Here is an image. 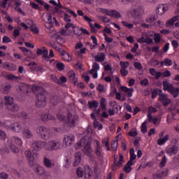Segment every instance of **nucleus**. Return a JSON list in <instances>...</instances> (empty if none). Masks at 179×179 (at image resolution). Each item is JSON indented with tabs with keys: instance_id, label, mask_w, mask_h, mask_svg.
<instances>
[{
	"instance_id": "obj_17",
	"label": "nucleus",
	"mask_w": 179,
	"mask_h": 179,
	"mask_svg": "<svg viewBox=\"0 0 179 179\" xmlns=\"http://www.w3.org/2000/svg\"><path fill=\"white\" fill-rule=\"evenodd\" d=\"M62 149V144L59 141H52V150H61Z\"/></svg>"
},
{
	"instance_id": "obj_46",
	"label": "nucleus",
	"mask_w": 179,
	"mask_h": 179,
	"mask_svg": "<svg viewBox=\"0 0 179 179\" xmlns=\"http://www.w3.org/2000/svg\"><path fill=\"white\" fill-rule=\"evenodd\" d=\"M77 176L79 178L83 177V169L82 167H78L76 171Z\"/></svg>"
},
{
	"instance_id": "obj_62",
	"label": "nucleus",
	"mask_w": 179,
	"mask_h": 179,
	"mask_svg": "<svg viewBox=\"0 0 179 179\" xmlns=\"http://www.w3.org/2000/svg\"><path fill=\"white\" fill-rule=\"evenodd\" d=\"M103 36L105 37V41H106V43H113V38H110L108 37V36H107V34L104 33Z\"/></svg>"
},
{
	"instance_id": "obj_5",
	"label": "nucleus",
	"mask_w": 179,
	"mask_h": 179,
	"mask_svg": "<svg viewBox=\"0 0 179 179\" xmlns=\"http://www.w3.org/2000/svg\"><path fill=\"white\" fill-rule=\"evenodd\" d=\"M30 85L22 83L17 87V90L19 93H22V94H27V93H29V92H30Z\"/></svg>"
},
{
	"instance_id": "obj_33",
	"label": "nucleus",
	"mask_w": 179,
	"mask_h": 179,
	"mask_svg": "<svg viewBox=\"0 0 179 179\" xmlns=\"http://www.w3.org/2000/svg\"><path fill=\"white\" fill-rule=\"evenodd\" d=\"M34 171H35L36 174H37L38 176H43V174H44V173H45L44 168H43L41 166L35 167Z\"/></svg>"
},
{
	"instance_id": "obj_64",
	"label": "nucleus",
	"mask_w": 179,
	"mask_h": 179,
	"mask_svg": "<svg viewBox=\"0 0 179 179\" xmlns=\"http://www.w3.org/2000/svg\"><path fill=\"white\" fill-rule=\"evenodd\" d=\"M153 178L154 179H162V178H164V175L161 174L159 172L157 175L154 176Z\"/></svg>"
},
{
	"instance_id": "obj_25",
	"label": "nucleus",
	"mask_w": 179,
	"mask_h": 179,
	"mask_svg": "<svg viewBox=\"0 0 179 179\" xmlns=\"http://www.w3.org/2000/svg\"><path fill=\"white\" fill-rule=\"evenodd\" d=\"M131 166H134V162H129L128 161L127 164L123 168V171L127 173H131V171H132V167H131Z\"/></svg>"
},
{
	"instance_id": "obj_32",
	"label": "nucleus",
	"mask_w": 179,
	"mask_h": 179,
	"mask_svg": "<svg viewBox=\"0 0 179 179\" xmlns=\"http://www.w3.org/2000/svg\"><path fill=\"white\" fill-rule=\"evenodd\" d=\"M136 159V155H135V150L134 148L130 149V158L128 161L130 163H134V160Z\"/></svg>"
},
{
	"instance_id": "obj_14",
	"label": "nucleus",
	"mask_w": 179,
	"mask_h": 179,
	"mask_svg": "<svg viewBox=\"0 0 179 179\" xmlns=\"http://www.w3.org/2000/svg\"><path fill=\"white\" fill-rule=\"evenodd\" d=\"M119 157H120V159H119L118 163L114 164L111 166L113 171H115V169H117V167H122V164L124 163V155H122L121 153H120Z\"/></svg>"
},
{
	"instance_id": "obj_54",
	"label": "nucleus",
	"mask_w": 179,
	"mask_h": 179,
	"mask_svg": "<svg viewBox=\"0 0 179 179\" xmlns=\"http://www.w3.org/2000/svg\"><path fill=\"white\" fill-rule=\"evenodd\" d=\"M48 16V20H43L44 22H45L46 23H49V24H52V15H51V14H49L47 15Z\"/></svg>"
},
{
	"instance_id": "obj_20",
	"label": "nucleus",
	"mask_w": 179,
	"mask_h": 179,
	"mask_svg": "<svg viewBox=\"0 0 179 179\" xmlns=\"http://www.w3.org/2000/svg\"><path fill=\"white\" fill-rule=\"evenodd\" d=\"M7 108L11 113H17L20 108L17 105V103H13L11 105H8Z\"/></svg>"
},
{
	"instance_id": "obj_26",
	"label": "nucleus",
	"mask_w": 179,
	"mask_h": 179,
	"mask_svg": "<svg viewBox=\"0 0 179 179\" xmlns=\"http://www.w3.org/2000/svg\"><path fill=\"white\" fill-rule=\"evenodd\" d=\"M167 10V7L164 4H161L158 6L157 13L159 15H164V13Z\"/></svg>"
},
{
	"instance_id": "obj_60",
	"label": "nucleus",
	"mask_w": 179,
	"mask_h": 179,
	"mask_svg": "<svg viewBox=\"0 0 179 179\" xmlns=\"http://www.w3.org/2000/svg\"><path fill=\"white\" fill-rule=\"evenodd\" d=\"M140 84L141 85V86H148L149 85V80H148V78H145L144 80H142L140 82Z\"/></svg>"
},
{
	"instance_id": "obj_23",
	"label": "nucleus",
	"mask_w": 179,
	"mask_h": 179,
	"mask_svg": "<svg viewBox=\"0 0 179 179\" xmlns=\"http://www.w3.org/2000/svg\"><path fill=\"white\" fill-rule=\"evenodd\" d=\"M179 20V15H176L173 17L169 21L166 23V27H170V26H174V23Z\"/></svg>"
},
{
	"instance_id": "obj_51",
	"label": "nucleus",
	"mask_w": 179,
	"mask_h": 179,
	"mask_svg": "<svg viewBox=\"0 0 179 179\" xmlns=\"http://www.w3.org/2000/svg\"><path fill=\"white\" fill-rule=\"evenodd\" d=\"M164 65H166V66H171V65H173V61L169 58H166L164 59Z\"/></svg>"
},
{
	"instance_id": "obj_8",
	"label": "nucleus",
	"mask_w": 179,
	"mask_h": 179,
	"mask_svg": "<svg viewBox=\"0 0 179 179\" xmlns=\"http://www.w3.org/2000/svg\"><path fill=\"white\" fill-rule=\"evenodd\" d=\"M75 141V136L73 134H66L64 137V143L66 145V146H71L72 145V142Z\"/></svg>"
},
{
	"instance_id": "obj_47",
	"label": "nucleus",
	"mask_w": 179,
	"mask_h": 179,
	"mask_svg": "<svg viewBox=\"0 0 179 179\" xmlns=\"http://www.w3.org/2000/svg\"><path fill=\"white\" fill-rule=\"evenodd\" d=\"M141 132L143 134H146L148 132V127H146V122H144L141 124Z\"/></svg>"
},
{
	"instance_id": "obj_24",
	"label": "nucleus",
	"mask_w": 179,
	"mask_h": 179,
	"mask_svg": "<svg viewBox=\"0 0 179 179\" xmlns=\"http://www.w3.org/2000/svg\"><path fill=\"white\" fill-rule=\"evenodd\" d=\"M50 103L53 106H57L61 103V96H54L50 99Z\"/></svg>"
},
{
	"instance_id": "obj_40",
	"label": "nucleus",
	"mask_w": 179,
	"mask_h": 179,
	"mask_svg": "<svg viewBox=\"0 0 179 179\" xmlns=\"http://www.w3.org/2000/svg\"><path fill=\"white\" fill-rule=\"evenodd\" d=\"M111 148L114 152L117 151V149H118V140H114L112 141Z\"/></svg>"
},
{
	"instance_id": "obj_28",
	"label": "nucleus",
	"mask_w": 179,
	"mask_h": 179,
	"mask_svg": "<svg viewBox=\"0 0 179 179\" xmlns=\"http://www.w3.org/2000/svg\"><path fill=\"white\" fill-rule=\"evenodd\" d=\"M22 135L26 138V139H31L33 138V133H31L29 129H27L22 131Z\"/></svg>"
},
{
	"instance_id": "obj_7",
	"label": "nucleus",
	"mask_w": 179,
	"mask_h": 179,
	"mask_svg": "<svg viewBox=\"0 0 179 179\" xmlns=\"http://www.w3.org/2000/svg\"><path fill=\"white\" fill-rule=\"evenodd\" d=\"M41 120L44 122H47L51 120L55 121V117L50 113H43L41 115Z\"/></svg>"
},
{
	"instance_id": "obj_49",
	"label": "nucleus",
	"mask_w": 179,
	"mask_h": 179,
	"mask_svg": "<svg viewBox=\"0 0 179 179\" xmlns=\"http://www.w3.org/2000/svg\"><path fill=\"white\" fill-rule=\"evenodd\" d=\"M100 106H101L102 110H106V108H107V106H106V99L105 98H101V102H100Z\"/></svg>"
},
{
	"instance_id": "obj_53",
	"label": "nucleus",
	"mask_w": 179,
	"mask_h": 179,
	"mask_svg": "<svg viewBox=\"0 0 179 179\" xmlns=\"http://www.w3.org/2000/svg\"><path fill=\"white\" fill-rule=\"evenodd\" d=\"M156 20V16L152 15L149 18H147L145 20V22H147V23H153V22H155Z\"/></svg>"
},
{
	"instance_id": "obj_42",
	"label": "nucleus",
	"mask_w": 179,
	"mask_h": 179,
	"mask_svg": "<svg viewBox=\"0 0 179 179\" xmlns=\"http://www.w3.org/2000/svg\"><path fill=\"white\" fill-rule=\"evenodd\" d=\"M10 149L11 152H13V153H15V154L19 153V152H20L19 148L13 144L10 145Z\"/></svg>"
},
{
	"instance_id": "obj_4",
	"label": "nucleus",
	"mask_w": 179,
	"mask_h": 179,
	"mask_svg": "<svg viewBox=\"0 0 179 179\" xmlns=\"http://www.w3.org/2000/svg\"><path fill=\"white\" fill-rule=\"evenodd\" d=\"M78 121L79 119L76 115L69 113L67 119L65 120V123L68 125V127H70V128H73L76 127Z\"/></svg>"
},
{
	"instance_id": "obj_37",
	"label": "nucleus",
	"mask_w": 179,
	"mask_h": 179,
	"mask_svg": "<svg viewBox=\"0 0 179 179\" xmlns=\"http://www.w3.org/2000/svg\"><path fill=\"white\" fill-rule=\"evenodd\" d=\"M62 57L64 61H67L68 62L69 61H71V56H69V54L64 50L62 52Z\"/></svg>"
},
{
	"instance_id": "obj_3",
	"label": "nucleus",
	"mask_w": 179,
	"mask_h": 179,
	"mask_svg": "<svg viewBox=\"0 0 179 179\" xmlns=\"http://www.w3.org/2000/svg\"><path fill=\"white\" fill-rule=\"evenodd\" d=\"M37 134L43 141H50L51 139V134H50V130L45 127L41 126L36 129Z\"/></svg>"
},
{
	"instance_id": "obj_61",
	"label": "nucleus",
	"mask_w": 179,
	"mask_h": 179,
	"mask_svg": "<svg viewBox=\"0 0 179 179\" xmlns=\"http://www.w3.org/2000/svg\"><path fill=\"white\" fill-rule=\"evenodd\" d=\"M74 29H73V34H76V36H81L82 35V34H80L79 32L80 31V29H79V27H77L76 28V27H75V28H73Z\"/></svg>"
},
{
	"instance_id": "obj_19",
	"label": "nucleus",
	"mask_w": 179,
	"mask_h": 179,
	"mask_svg": "<svg viewBox=\"0 0 179 179\" xmlns=\"http://www.w3.org/2000/svg\"><path fill=\"white\" fill-rule=\"evenodd\" d=\"M120 90L127 93L128 97H132V93H134V88H128L125 86H120Z\"/></svg>"
},
{
	"instance_id": "obj_6",
	"label": "nucleus",
	"mask_w": 179,
	"mask_h": 179,
	"mask_svg": "<svg viewBox=\"0 0 179 179\" xmlns=\"http://www.w3.org/2000/svg\"><path fill=\"white\" fill-rule=\"evenodd\" d=\"M159 100L162 101L163 106L167 107L170 103H171V100L169 99V96L166 94H159Z\"/></svg>"
},
{
	"instance_id": "obj_21",
	"label": "nucleus",
	"mask_w": 179,
	"mask_h": 179,
	"mask_svg": "<svg viewBox=\"0 0 179 179\" xmlns=\"http://www.w3.org/2000/svg\"><path fill=\"white\" fill-rule=\"evenodd\" d=\"M85 179H90L93 177V172L91 171L89 166L85 167Z\"/></svg>"
},
{
	"instance_id": "obj_38",
	"label": "nucleus",
	"mask_w": 179,
	"mask_h": 179,
	"mask_svg": "<svg viewBox=\"0 0 179 179\" xmlns=\"http://www.w3.org/2000/svg\"><path fill=\"white\" fill-rule=\"evenodd\" d=\"M85 143H86V139L85 138H80V141L77 143V146L76 148L80 149V148H83V146H85Z\"/></svg>"
},
{
	"instance_id": "obj_52",
	"label": "nucleus",
	"mask_w": 179,
	"mask_h": 179,
	"mask_svg": "<svg viewBox=\"0 0 179 179\" xmlns=\"http://www.w3.org/2000/svg\"><path fill=\"white\" fill-rule=\"evenodd\" d=\"M51 80H52V82H55V83H57V85H61V81H59V79H58L57 76L52 75Z\"/></svg>"
},
{
	"instance_id": "obj_48",
	"label": "nucleus",
	"mask_w": 179,
	"mask_h": 179,
	"mask_svg": "<svg viewBox=\"0 0 179 179\" xmlns=\"http://www.w3.org/2000/svg\"><path fill=\"white\" fill-rule=\"evenodd\" d=\"M120 66L122 68L121 69H127L129 66V62H120Z\"/></svg>"
},
{
	"instance_id": "obj_63",
	"label": "nucleus",
	"mask_w": 179,
	"mask_h": 179,
	"mask_svg": "<svg viewBox=\"0 0 179 179\" xmlns=\"http://www.w3.org/2000/svg\"><path fill=\"white\" fill-rule=\"evenodd\" d=\"M3 43H12V40L8 36H4L3 37Z\"/></svg>"
},
{
	"instance_id": "obj_31",
	"label": "nucleus",
	"mask_w": 179,
	"mask_h": 179,
	"mask_svg": "<svg viewBox=\"0 0 179 179\" xmlns=\"http://www.w3.org/2000/svg\"><path fill=\"white\" fill-rule=\"evenodd\" d=\"M4 100H5V104L6 106H7V108H8V106H12V104L14 103L13 97L6 96L4 97Z\"/></svg>"
},
{
	"instance_id": "obj_35",
	"label": "nucleus",
	"mask_w": 179,
	"mask_h": 179,
	"mask_svg": "<svg viewBox=\"0 0 179 179\" xmlns=\"http://www.w3.org/2000/svg\"><path fill=\"white\" fill-rule=\"evenodd\" d=\"M83 152L84 153H88V154L92 153V148L90 147V142L88 141L86 143V145L84 147Z\"/></svg>"
},
{
	"instance_id": "obj_13",
	"label": "nucleus",
	"mask_w": 179,
	"mask_h": 179,
	"mask_svg": "<svg viewBox=\"0 0 179 179\" xmlns=\"http://www.w3.org/2000/svg\"><path fill=\"white\" fill-rule=\"evenodd\" d=\"M9 128L13 131V132L19 133L22 131V124L17 122H14L11 126L9 127Z\"/></svg>"
},
{
	"instance_id": "obj_9",
	"label": "nucleus",
	"mask_w": 179,
	"mask_h": 179,
	"mask_svg": "<svg viewBox=\"0 0 179 179\" xmlns=\"http://www.w3.org/2000/svg\"><path fill=\"white\" fill-rule=\"evenodd\" d=\"M45 143V141H36L32 143V148L34 150H37L38 152L41 150L43 148H44Z\"/></svg>"
},
{
	"instance_id": "obj_22",
	"label": "nucleus",
	"mask_w": 179,
	"mask_h": 179,
	"mask_svg": "<svg viewBox=\"0 0 179 179\" xmlns=\"http://www.w3.org/2000/svg\"><path fill=\"white\" fill-rule=\"evenodd\" d=\"M94 59L96 62H103L104 59H106V55L103 52H100L94 56Z\"/></svg>"
},
{
	"instance_id": "obj_58",
	"label": "nucleus",
	"mask_w": 179,
	"mask_h": 179,
	"mask_svg": "<svg viewBox=\"0 0 179 179\" xmlns=\"http://www.w3.org/2000/svg\"><path fill=\"white\" fill-rule=\"evenodd\" d=\"M134 66L136 69H138V71H141V69H143V66H142V64H141L140 62H134Z\"/></svg>"
},
{
	"instance_id": "obj_41",
	"label": "nucleus",
	"mask_w": 179,
	"mask_h": 179,
	"mask_svg": "<svg viewBox=\"0 0 179 179\" xmlns=\"http://www.w3.org/2000/svg\"><path fill=\"white\" fill-rule=\"evenodd\" d=\"M96 156L98 157H100L101 156V148H100V145H99V141L96 142V149L95 152Z\"/></svg>"
},
{
	"instance_id": "obj_45",
	"label": "nucleus",
	"mask_w": 179,
	"mask_h": 179,
	"mask_svg": "<svg viewBox=\"0 0 179 179\" xmlns=\"http://www.w3.org/2000/svg\"><path fill=\"white\" fill-rule=\"evenodd\" d=\"M166 163H167V157H166V156L164 155L162 157L161 162L159 163V166H160L161 169L164 167V166H166Z\"/></svg>"
},
{
	"instance_id": "obj_50",
	"label": "nucleus",
	"mask_w": 179,
	"mask_h": 179,
	"mask_svg": "<svg viewBox=\"0 0 179 179\" xmlns=\"http://www.w3.org/2000/svg\"><path fill=\"white\" fill-rule=\"evenodd\" d=\"M20 50H21V51H22V52H24V55H27V54H31V50L24 48V47H20Z\"/></svg>"
},
{
	"instance_id": "obj_59",
	"label": "nucleus",
	"mask_w": 179,
	"mask_h": 179,
	"mask_svg": "<svg viewBox=\"0 0 179 179\" xmlns=\"http://www.w3.org/2000/svg\"><path fill=\"white\" fill-rule=\"evenodd\" d=\"M0 178L1 179H8L9 178V175L8 173H6L5 172L0 173Z\"/></svg>"
},
{
	"instance_id": "obj_30",
	"label": "nucleus",
	"mask_w": 179,
	"mask_h": 179,
	"mask_svg": "<svg viewBox=\"0 0 179 179\" xmlns=\"http://www.w3.org/2000/svg\"><path fill=\"white\" fill-rule=\"evenodd\" d=\"M75 71H71L68 73V78L71 79V81L74 83V85H76V82H78V78L75 79Z\"/></svg>"
},
{
	"instance_id": "obj_39",
	"label": "nucleus",
	"mask_w": 179,
	"mask_h": 179,
	"mask_svg": "<svg viewBox=\"0 0 179 179\" xmlns=\"http://www.w3.org/2000/svg\"><path fill=\"white\" fill-rule=\"evenodd\" d=\"M88 106L90 108H97L99 107V102L97 101H89Z\"/></svg>"
},
{
	"instance_id": "obj_36",
	"label": "nucleus",
	"mask_w": 179,
	"mask_h": 179,
	"mask_svg": "<svg viewBox=\"0 0 179 179\" xmlns=\"http://www.w3.org/2000/svg\"><path fill=\"white\" fill-rule=\"evenodd\" d=\"M169 140V134L165 135V136L162 138H159L157 140V143L158 145H164V143H166V142H167V141Z\"/></svg>"
},
{
	"instance_id": "obj_27",
	"label": "nucleus",
	"mask_w": 179,
	"mask_h": 179,
	"mask_svg": "<svg viewBox=\"0 0 179 179\" xmlns=\"http://www.w3.org/2000/svg\"><path fill=\"white\" fill-rule=\"evenodd\" d=\"M43 147H44L45 150H48V152H52V141H48V143L45 141Z\"/></svg>"
},
{
	"instance_id": "obj_34",
	"label": "nucleus",
	"mask_w": 179,
	"mask_h": 179,
	"mask_svg": "<svg viewBox=\"0 0 179 179\" xmlns=\"http://www.w3.org/2000/svg\"><path fill=\"white\" fill-rule=\"evenodd\" d=\"M109 16H110V17H115V19H119L120 17H121V13H118L116 10H110Z\"/></svg>"
},
{
	"instance_id": "obj_57",
	"label": "nucleus",
	"mask_w": 179,
	"mask_h": 179,
	"mask_svg": "<svg viewBox=\"0 0 179 179\" xmlns=\"http://www.w3.org/2000/svg\"><path fill=\"white\" fill-rule=\"evenodd\" d=\"M92 69L93 71H94L95 72H97V71H99V69H100V66L99 65V64H97L96 62H94L92 65Z\"/></svg>"
},
{
	"instance_id": "obj_29",
	"label": "nucleus",
	"mask_w": 179,
	"mask_h": 179,
	"mask_svg": "<svg viewBox=\"0 0 179 179\" xmlns=\"http://www.w3.org/2000/svg\"><path fill=\"white\" fill-rule=\"evenodd\" d=\"M43 164L48 169H51L52 167V163L51 162V160L47 158V157L43 158Z\"/></svg>"
},
{
	"instance_id": "obj_44",
	"label": "nucleus",
	"mask_w": 179,
	"mask_h": 179,
	"mask_svg": "<svg viewBox=\"0 0 179 179\" xmlns=\"http://www.w3.org/2000/svg\"><path fill=\"white\" fill-rule=\"evenodd\" d=\"M6 78H7V79H8L9 80H17V79H19V77L13 74L6 75Z\"/></svg>"
},
{
	"instance_id": "obj_56",
	"label": "nucleus",
	"mask_w": 179,
	"mask_h": 179,
	"mask_svg": "<svg viewBox=\"0 0 179 179\" xmlns=\"http://www.w3.org/2000/svg\"><path fill=\"white\" fill-rule=\"evenodd\" d=\"M154 40L155 43H160L162 38H160V34H155Z\"/></svg>"
},
{
	"instance_id": "obj_15",
	"label": "nucleus",
	"mask_w": 179,
	"mask_h": 179,
	"mask_svg": "<svg viewBox=\"0 0 179 179\" xmlns=\"http://www.w3.org/2000/svg\"><path fill=\"white\" fill-rule=\"evenodd\" d=\"M178 150H179L178 146L173 145L172 147L166 150V153L168 155H170V156H173L174 155H177Z\"/></svg>"
},
{
	"instance_id": "obj_1",
	"label": "nucleus",
	"mask_w": 179,
	"mask_h": 179,
	"mask_svg": "<svg viewBox=\"0 0 179 179\" xmlns=\"http://www.w3.org/2000/svg\"><path fill=\"white\" fill-rule=\"evenodd\" d=\"M36 91L38 92L36 94L37 101L36 102V106L38 108H43V107H45L47 104V96H48V92L43 88L38 87H36Z\"/></svg>"
},
{
	"instance_id": "obj_55",
	"label": "nucleus",
	"mask_w": 179,
	"mask_h": 179,
	"mask_svg": "<svg viewBox=\"0 0 179 179\" xmlns=\"http://www.w3.org/2000/svg\"><path fill=\"white\" fill-rule=\"evenodd\" d=\"M159 64H160V62H159L158 60L151 59L150 62V65H151V66H156L159 65Z\"/></svg>"
},
{
	"instance_id": "obj_10",
	"label": "nucleus",
	"mask_w": 179,
	"mask_h": 179,
	"mask_svg": "<svg viewBox=\"0 0 179 179\" xmlns=\"http://www.w3.org/2000/svg\"><path fill=\"white\" fill-rule=\"evenodd\" d=\"M138 42L141 44H143V43H145V44L150 45L153 44V39L150 38V37H149L148 34H145L138 39Z\"/></svg>"
},
{
	"instance_id": "obj_16",
	"label": "nucleus",
	"mask_w": 179,
	"mask_h": 179,
	"mask_svg": "<svg viewBox=\"0 0 179 179\" xmlns=\"http://www.w3.org/2000/svg\"><path fill=\"white\" fill-rule=\"evenodd\" d=\"M84 19L85 20H86V22H88L89 24H90V27L91 28V31L92 33H97V29H96V27H94V25L92 23V22H93V20H92L90 17H89L87 15H85L84 16Z\"/></svg>"
},
{
	"instance_id": "obj_2",
	"label": "nucleus",
	"mask_w": 179,
	"mask_h": 179,
	"mask_svg": "<svg viewBox=\"0 0 179 179\" xmlns=\"http://www.w3.org/2000/svg\"><path fill=\"white\" fill-rule=\"evenodd\" d=\"M164 92H169L174 99H177L179 95V87H174L173 84L167 81H163L162 83Z\"/></svg>"
},
{
	"instance_id": "obj_12",
	"label": "nucleus",
	"mask_w": 179,
	"mask_h": 179,
	"mask_svg": "<svg viewBox=\"0 0 179 179\" xmlns=\"http://www.w3.org/2000/svg\"><path fill=\"white\" fill-rule=\"evenodd\" d=\"M25 156L29 163L30 167H33L34 166V156H33V153L30 150L25 151Z\"/></svg>"
},
{
	"instance_id": "obj_43",
	"label": "nucleus",
	"mask_w": 179,
	"mask_h": 179,
	"mask_svg": "<svg viewBox=\"0 0 179 179\" xmlns=\"http://www.w3.org/2000/svg\"><path fill=\"white\" fill-rule=\"evenodd\" d=\"M56 67L57 68L58 71H64V69H65V64H64L62 62H57Z\"/></svg>"
},
{
	"instance_id": "obj_18",
	"label": "nucleus",
	"mask_w": 179,
	"mask_h": 179,
	"mask_svg": "<svg viewBox=\"0 0 179 179\" xmlns=\"http://www.w3.org/2000/svg\"><path fill=\"white\" fill-rule=\"evenodd\" d=\"M74 156L76 157V159L73 164L74 167H76V166H78L79 163H80V162L82 161V152H76Z\"/></svg>"
},
{
	"instance_id": "obj_11",
	"label": "nucleus",
	"mask_w": 179,
	"mask_h": 179,
	"mask_svg": "<svg viewBox=\"0 0 179 179\" xmlns=\"http://www.w3.org/2000/svg\"><path fill=\"white\" fill-rule=\"evenodd\" d=\"M131 15L134 19L141 17V15H142V8L140 6L134 8L131 12Z\"/></svg>"
}]
</instances>
